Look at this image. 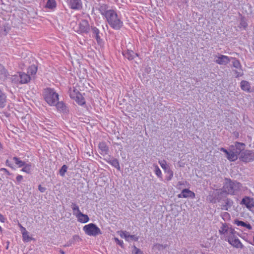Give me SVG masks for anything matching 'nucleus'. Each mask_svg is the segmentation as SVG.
<instances>
[{
	"mask_svg": "<svg viewBox=\"0 0 254 254\" xmlns=\"http://www.w3.org/2000/svg\"><path fill=\"white\" fill-rule=\"evenodd\" d=\"M241 187V185L239 183L227 180L223 187V190H218L217 192V195H222L225 192L230 194H235L239 191Z\"/></svg>",
	"mask_w": 254,
	"mask_h": 254,
	"instance_id": "nucleus-1",
	"label": "nucleus"
},
{
	"mask_svg": "<svg viewBox=\"0 0 254 254\" xmlns=\"http://www.w3.org/2000/svg\"><path fill=\"white\" fill-rule=\"evenodd\" d=\"M108 23L114 29L120 30L123 26V22L117 12L112 9L107 13L105 17Z\"/></svg>",
	"mask_w": 254,
	"mask_h": 254,
	"instance_id": "nucleus-2",
	"label": "nucleus"
},
{
	"mask_svg": "<svg viewBox=\"0 0 254 254\" xmlns=\"http://www.w3.org/2000/svg\"><path fill=\"white\" fill-rule=\"evenodd\" d=\"M43 96L45 101L51 106H55L56 102L59 101V95L53 88L44 89Z\"/></svg>",
	"mask_w": 254,
	"mask_h": 254,
	"instance_id": "nucleus-3",
	"label": "nucleus"
},
{
	"mask_svg": "<svg viewBox=\"0 0 254 254\" xmlns=\"http://www.w3.org/2000/svg\"><path fill=\"white\" fill-rule=\"evenodd\" d=\"M245 144L239 142H235L234 145L230 146L231 154L229 156V161H235L238 159L239 155L244 150Z\"/></svg>",
	"mask_w": 254,
	"mask_h": 254,
	"instance_id": "nucleus-4",
	"label": "nucleus"
},
{
	"mask_svg": "<svg viewBox=\"0 0 254 254\" xmlns=\"http://www.w3.org/2000/svg\"><path fill=\"white\" fill-rule=\"evenodd\" d=\"M83 230L86 235L90 236H96L102 234V232L99 228L94 223H90L85 225Z\"/></svg>",
	"mask_w": 254,
	"mask_h": 254,
	"instance_id": "nucleus-5",
	"label": "nucleus"
},
{
	"mask_svg": "<svg viewBox=\"0 0 254 254\" xmlns=\"http://www.w3.org/2000/svg\"><path fill=\"white\" fill-rule=\"evenodd\" d=\"M239 158L245 162L253 161L254 160V152L252 150H245L241 152Z\"/></svg>",
	"mask_w": 254,
	"mask_h": 254,
	"instance_id": "nucleus-6",
	"label": "nucleus"
},
{
	"mask_svg": "<svg viewBox=\"0 0 254 254\" xmlns=\"http://www.w3.org/2000/svg\"><path fill=\"white\" fill-rule=\"evenodd\" d=\"M214 59L215 63L217 64L226 65L230 63L231 59H233V58L218 54V55L214 56Z\"/></svg>",
	"mask_w": 254,
	"mask_h": 254,
	"instance_id": "nucleus-7",
	"label": "nucleus"
},
{
	"mask_svg": "<svg viewBox=\"0 0 254 254\" xmlns=\"http://www.w3.org/2000/svg\"><path fill=\"white\" fill-rule=\"evenodd\" d=\"M69 7L74 10H80L82 8V3L81 0H67Z\"/></svg>",
	"mask_w": 254,
	"mask_h": 254,
	"instance_id": "nucleus-8",
	"label": "nucleus"
},
{
	"mask_svg": "<svg viewBox=\"0 0 254 254\" xmlns=\"http://www.w3.org/2000/svg\"><path fill=\"white\" fill-rule=\"evenodd\" d=\"M79 29L77 32L80 33H87L89 30L88 22L86 20H82L78 24Z\"/></svg>",
	"mask_w": 254,
	"mask_h": 254,
	"instance_id": "nucleus-9",
	"label": "nucleus"
},
{
	"mask_svg": "<svg viewBox=\"0 0 254 254\" xmlns=\"http://www.w3.org/2000/svg\"><path fill=\"white\" fill-rule=\"evenodd\" d=\"M179 198H191L195 197V193L188 189H184L181 193L178 195Z\"/></svg>",
	"mask_w": 254,
	"mask_h": 254,
	"instance_id": "nucleus-10",
	"label": "nucleus"
},
{
	"mask_svg": "<svg viewBox=\"0 0 254 254\" xmlns=\"http://www.w3.org/2000/svg\"><path fill=\"white\" fill-rule=\"evenodd\" d=\"M241 204H244L248 209H251L254 207V199L249 196L244 197L241 202Z\"/></svg>",
	"mask_w": 254,
	"mask_h": 254,
	"instance_id": "nucleus-11",
	"label": "nucleus"
},
{
	"mask_svg": "<svg viewBox=\"0 0 254 254\" xmlns=\"http://www.w3.org/2000/svg\"><path fill=\"white\" fill-rule=\"evenodd\" d=\"M20 84H26L30 81L32 77L24 72H19Z\"/></svg>",
	"mask_w": 254,
	"mask_h": 254,
	"instance_id": "nucleus-12",
	"label": "nucleus"
},
{
	"mask_svg": "<svg viewBox=\"0 0 254 254\" xmlns=\"http://www.w3.org/2000/svg\"><path fill=\"white\" fill-rule=\"evenodd\" d=\"M7 97L5 93L0 89V108H3L6 104Z\"/></svg>",
	"mask_w": 254,
	"mask_h": 254,
	"instance_id": "nucleus-13",
	"label": "nucleus"
},
{
	"mask_svg": "<svg viewBox=\"0 0 254 254\" xmlns=\"http://www.w3.org/2000/svg\"><path fill=\"white\" fill-rule=\"evenodd\" d=\"M228 243L234 247L238 249H243L244 247L243 245L242 244L240 240L237 237L234 238L231 240H229V241H228Z\"/></svg>",
	"mask_w": 254,
	"mask_h": 254,
	"instance_id": "nucleus-14",
	"label": "nucleus"
},
{
	"mask_svg": "<svg viewBox=\"0 0 254 254\" xmlns=\"http://www.w3.org/2000/svg\"><path fill=\"white\" fill-rule=\"evenodd\" d=\"M224 203L221 205V209L224 210H228L232 206L233 201L230 198L224 200Z\"/></svg>",
	"mask_w": 254,
	"mask_h": 254,
	"instance_id": "nucleus-15",
	"label": "nucleus"
},
{
	"mask_svg": "<svg viewBox=\"0 0 254 254\" xmlns=\"http://www.w3.org/2000/svg\"><path fill=\"white\" fill-rule=\"evenodd\" d=\"M123 54L124 56L128 60L131 61L133 60L135 56H137L138 55L135 53L132 50H127V51H125L123 52Z\"/></svg>",
	"mask_w": 254,
	"mask_h": 254,
	"instance_id": "nucleus-16",
	"label": "nucleus"
},
{
	"mask_svg": "<svg viewBox=\"0 0 254 254\" xmlns=\"http://www.w3.org/2000/svg\"><path fill=\"white\" fill-rule=\"evenodd\" d=\"M55 106H56L58 110L61 112L66 113L68 112V109L65 104L63 102L58 101L56 102V104Z\"/></svg>",
	"mask_w": 254,
	"mask_h": 254,
	"instance_id": "nucleus-17",
	"label": "nucleus"
},
{
	"mask_svg": "<svg viewBox=\"0 0 254 254\" xmlns=\"http://www.w3.org/2000/svg\"><path fill=\"white\" fill-rule=\"evenodd\" d=\"M91 28L92 32V36L95 38L97 42L99 43L101 41V39L100 38V36H99V30L96 27L94 26H92Z\"/></svg>",
	"mask_w": 254,
	"mask_h": 254,
	"instance_id": "nucleus-18",
	"label": "nucleus"
},
{
	"mask_svg": "<svg viewBox=\"0 0 254 254\" xmlns=\"http://www.w3.org/2000/svg\"><path fill=\"white\" fill-rule=\"evenodd\" d=\"M78 221L81 223H85L89 221V218L87 215L83 214L82 212L76 214Z\"/></svg>",
	"mask_w": 254,
	"mask_h": 254,
	"instance_id": "nucleus-19",
	"label": "nucleus"
},
{
	"mask_svg": "<svg viewBox=\"0 0 254 254\" xmlns=\"http://www.w3.org/2000/svg\"><path fill=\"white\" fill-rule=\"evenodd\" d=\"M99 148L101 151V154H107L109 151V148L105 142H100L98 145Z\"/></svg>",
	"mask_w": 254,
	"mask_h": 254,
	"instance_id": "nucleus-20",
	"label": "nucleus"
},
{
	"mask_svg": "<svg viewBox=\"0 0 254 254\" xmlns=\"http://www.w3.org/2000/svg\"><path fill=\"white\" fill-rule=\"evenodd\" d=\"M108 7L106 4H102L100 5V7L99 8V10L100 11L101 14L105 16V17L107 16V13L109 11H111L112 9H108Z\"/></svg>",
	"mask_w": 254,
	"mask_h": 254,
	"instance_id": "nucleus-21",
	"label": "nucleus"
},
{
	"mask_svg": "<svg viewBox=\"0 0 254 254\" xmlns=\"http://www.w3.org/2000/svg\"><path fill=\"white\" fill-rule=\"evenodd\" d=\"M107 162L115 168H117L119 171H120L121 168L120 166L119 162L117 159L110 158L108 160H107Z\"/></svg>",
	"mask_w": 254,
	"mask_h": 254,
	"instance_id": "nucleus-22",
	"label": "nucleus"
},
{
	"mask_svg": "<svg viewBox=\"0 0 254 254\" xmlns=\"http://www.w3.org/2000/svg\"><path fill=\"white\" fill-rule=\"evenodd\" d=\"M37 71V67L35 64L30 65L27 69V73L32 78Z\"/></svg>",
	"mask_w": 254,
	"mask_h": 254,
	"instance_id": "nucleus-23",
	"label": "nucleus"
},
{
	"mask_svg": "<svg viewBox=\"0 0 254 254\" xmlns=\"http://www.w3.org/2000/svg\"><path fill=\"white\" fill-rule=\"evenodd\" d=\"M235 224L238 226L246 227L248 230L252 229V227L249 223H247L242 221L236 220L235 221Z\"/></svg>",
	"mask_w": 254,
	"mask_h": 254,
	"instance_id": "nucleus-24",
	"label": "nucleus"
},
{
	"mask_svg": "<svg viewBox=\"0 0 254 254\" xmlns=\"http://www.w3.org/2000/svg\"><path fill=\"white\" fill-rule=\"evenodd\" d=\"M241 89L245 91L249 92L251 88L250 83L246 80H242L241 82Z\"/></svg>",
	"mask_w": 254,
	"mask_h": 254,
	"instance_id": "nucleus-25",
	"label": "nucleus"
},
{
	"mask_svg": "<svg viewBox=\"0 0 254 254\" xmlns=\"http://www.w3.org/2000/svg\"><path fill=\"white\" fill-rule=\"evenodd\" d=\"M231 228L226 223H223L220 227L219 232L221 234L226 235Z\"/></svg>",
	"mask_w": 254,
	"mask_h": 254,
	"instance_id": "nucleus-26",
	"label": "nucleus"
},
{
	"mask_svg": "<svg viewBox=\"0 0 254 254\" xmlns=\"http://www.w3.org/2000/svg\"><path fill=\"white\" fill-rule=\"evenodd\" d=\"M236 231L234 229L232 228H231L229 231V232L227 233V234L226 235L227 236V241L228 242L229 241V240H231L232 239H233L234 238H236L237 237L235 235Z\"/></svg>",
	"mask_w": 254,
	"mask_h": 254,
	"instance_id": "nucleus-27",
	"label": "nucleus"
},
{
	"mask_svg": "<svg viewBox=\"0 0 254 254\" xmlns=\"http://www.w3.org/2000/svg\"><path fill=\"white\" fill-rule=\"evenodd\" d=\"M74 100L80 105H83L85 103L84 97L80 94H77V96L75 97Z\"/></svg>",
	"mask_w": 254,
	"mask_h": 254,
	"instance_id": "nucleus-28",
	"label": "nucleus"
},
{
	"mask_svg": "<svg viewBox=\"0 0 254 254\" xmlns=\"http://www.w3.org/2000/svg\"><path fill=\"white\" fill-rule=\"evenodd\" d=\"M22 167L23 168L21 169V171L25 172L27 174L30 173L32 169V165L31 163L24 164Z\"/></svg>",
	"mask_w": 254,
	"mask_h": 254,
	"instance_id": "nucleus-29",
	"label": "nucleus"
},
{
	"mask_svg": "<svg viewBox=\"0 0 254 254\" xmlns=\"http://www.w3.org/2000/svg\"><path fill=\"white\" fill-rule=\"evenodd\" d=\"M168 247V245L167 244L162 245L159 244H156L153 246V249L157 250L159 251H162L166 248Z\"/></svg>",
	"mask_w": 254,
	"mask_h": 254,
	"instance_id": "nucleus-30",
	"label": "nucleus"
},
{
	"mask_svg": "<svg viewBox=\"0 0 254 254\" xmlns=\"http://www.w3.org/2000/svg\"><path fill=\"white\" fill-rule=\"evenodd\" d=\"M159 163L165 172H167L168 169H170L169 165L167 164V162L165 160H163L159 161Z\"/></svg>",
	"mask_w": 254,
	"mask_h": 254,
	"instance_id": "nucleus-31",
	"label": "nucleus"
},
{
	"mask_svg": "<svg viewBox=\"0 0 254 254\" xmlns=\"http://www.w3.org/2000/svg\"><path fill=\"white\" fill-rule=\"evenodd\" d=\"M13 160L14 161L15 164L19 168L22 167L25 163L24 161L21 160L19 158L17 157H14Z\"/></svg>",
	"mask_w": 254,
	"mask_h": 254,
	"instance_id": "nucleus-32",
	"label": "nucleus"
},
{
	"mask_svg": "<svg viewBox=\"0 0 254 254\" xmlns=\"http://www.w3.org/2000/svg\"><path fill=\"white\" fill-rule=\"evenodd\" d=\"M71 208H72L73 214L76 215L79 214V213H81L79 210L78 206L74 203H72L71 204Z\"/></svg>",
	"mask_w": 254,
	"mask_h": 254,
	"instance_id": "nucleus-33",
	"label": "nucleus"
},
{
	"mask_svg": "<svg viewBox=\"0 0 254 254\" xmlns=\"http://www.w3.org/2000/svg\"><path fill=\"white\" fill-rule=\"evenodd\" d=\"M129 232L125 231H121L120 233V235L122 238H124L127 242H130L129 240Z\"/></svg>",
	"mask_w": 254,
	"mask_h": 254,
	"instance_id": "nucleus-34",
	"label": "nucleus"
},
{
	"mask_svg": "<svg viewBox=\"0 0 254 254\" xmlns=\"http://www.w3.org/2000/svg\"><path fill=\"white\" fill-rule=\"evenodd\" d=\"M23 240L24 242H28L32 240V238L28 235V232L27 231L22 232Z\"/></svg>",
	"mask_w": 254,
	"mask_h": 254,
	"instance_id": "nucleus-35",
	"label": "nucleus"
},
{
	"mask_svg": "<svg viewBox=\"0 0 254 254\" xmlns=\"http://www.w3.org/2000/svg\"><path fill=\"white\" fill-rule=\"evenodd\" d=\"M56 6V2L55 0H48L46 3V7L48 8L52 9Z\"/></svg>",
	"mask_w": 254,
	"mask_h": 254,
	"instance_id": "nucleus-36",
	"label": "nucleus"
},
{
	"mask_svg": "<svg viewBox=\"0 0 254 254\" xmlns=\"http://www.w3.org/2000/svg\"><path fill=\"white\" fill-rule=\"evenodd\" d=\"M20 75L19 72L17 74H15L12 76L11 77V81L13 83L15 84H20Z\"/></svg>",
	"mask_w": 254,
	"mask_h": 254,
	"instance_id": "nucleus-37",
	"label": "nucleus"
},
{
	"mask_svg": "<svg viewBox=\"0 0 254 254\" xmlns=\"http://www.w3.org/2000/svg\"><path fill=\"white\" fill-rule=\"evenodd\" d=\"M233 65L234 67L237 69H241L242 68V65L239 62V60H237L236 58H233Z\"/></svg>",
	"mask_w": 254,
	"mask_h": 254,
	"instance_id": "nucleus-38",
	"label": "nucleus"
},
{
	"mask_svg": "<svg viewBox=\"0 0 254 254\" xmlns=\"http://www.w3.org/2000/svg\"><path fill=\"white\" fill-rule=\"evenodd\" d=\"M77 94H80V93L75 89H73L72 90H70L69 95L71 98L74 100L76 96H77Z\"/></svg>",
	"mask_w": 254,
	"mask_h": 254,
	"instance_id": "nucleus-39",
	"label": "nucleus"
},
{
	"mask_svg": "<svg viewBox=\"0 0 254 254\" xmlns=\"http://www.w3.org/2000/svg\"><path fill=\"white\" fill-rule=\"evenodd\" d=\"M154 167L155 168V174L157 175V176L160 178V179H162V172H161V171L160 170V169H159V168L158 167V166L157 165H154Z\"/></svg>",
	"mask_w": 254,
	"mask_h": 254,
	"instance_id": "nucleus-40",
	"label": "nucleus"
},
{
	"mask_svg": "<svg viewBox=\"0 0 254 254\" xmlns=\"http://www.w3.org/2000/svg\"><path fill=\"white\" fill-rule=\"evenodd\" d=\"M67 170V166L65 165H64L59 171L60 175L62 177L64 176L65 173L66 172Z\"/></svg>",
	"mask_w": 254,
	"mask_h": 254,
	"instance_id": "nucleus-41",
	"label": "nucleus"
},
{
	"mask_svg": "<svg viewBox=\"0 0 254 254\" xmlns=\"http://www.w3.org/2000/svg\"><path fill=\"white\" fill-rule=\"evenodd\" d=\"M131 254H143V252L141 251L139 249L137 248L136 246H133L132 247Z\"/></svg>",
	"mask_w": 254,
	"mask_h": 254,
	"instance_id": "nucleus-42",
	"label": "nucleus"
},
{
	"mask_svg": "<svg viewBox=\"0 0 254 254\" xmlns=\"http://www.w3.org/2000/svg\"><path fill=\"white\" fill-rule=\"evenodd\" d=\"M220 150L221 151H222L223 152H224L226 155V157H227V158L229 160V156L230 155V154H231V151H230V147H229V150H227V149H225L224 148H220Z\"/></svg>",
	"mask_w": 254,
	"mask_h": 254,
	"instance_id": "nucleus-43",
	"label": "nucleus"
},
{
	"mask_svg": "<svg viewBox=\"0 0 254 254\" xmlns=\"http://www.w3.org/2000/svg\"><path fill=\"white\" fill-rule=\"evenodd\" d=\"M234 72L236 74V77L242 76L244 74L242 68L238 69V70H234Z\"/></svg>",
	"mask_w": 254,
	"mask_h": 254,
	"instance_id": "nucleus-44",
	"label": "nucleus"
},
{
	"mask_svg": "<svg viewBox=\"0 0 254 254\" xmlns=\"http://www.w3.org/2000/svg\"><path fill=\"white\" fill-rule=\"evenodd\" d=\"M166 173H167L168 174H169V176L167 177L166 179L167 181H170L171 180H172L173 177V172L171 169H168Z\"/></svg>",
	"mask_w": 254,
	"mask_h": 254,
	"instance_id": "nucleus-45",
	"label": "nucleus"
},
{
	"mask_svg": "<svg viewBox=\"0 0 254 254\" xmlns=\"http://www.w3.org/2000/svg\"><path fill=\"white\" fill-rule=\"evenodd\" d=\"M221 215L224 220H228L230 217L229 213L227 212L222 213Z\"/></svg>",
	"mask_w": 254,
	"mask_h": 254,
	"instance_id": "nucleus-46",
	"label": "nucleus"
},
{
	"mask_svg": "<svg viewBox=\"0 0 254 254\" xmlns=\"http://www.w3.org/2000/svg\"><path fill=\"white\" fill-rule=\"evenodd\" d=\"M240 25L241 27L245 28L247 26V23L246 21L245 20L244 18H242L240 21Z\"/></svg>",
	"mask_w": 254,
	"mask_h": 254,
	"instance_id": "nucleus-47",
	"label": "nucleus"
},
{
	"mask_svg": "<svg viewBox=\"0 0 254 254\" xmlns=\"http://www.w3.org/2000/svg\"><path fill=\"white\" fill-rule=\"evenodd\" d=\"M72 239H73V241L75 242V243H76V242H78L81 240V239L77 235H74V236H73Z\"/></svg>",
	"mask_w": 254,
	"mask_h": 254,
	"instance_id": "nucleus-48",
	"label": "nucleus"
},
{
	"mask_svg": "<svg viewBox=\"0 0 254 254\" xmlns=\"http://www.w3.org/2000/svg\"><path fill=\"white\" fill-rule=\"evenodd\" d=\"M75 242L73 241V239L71 238L70 239L67 243L64 245V247H70L73 244H75Z\"/></svg>",
	"mask_w": 254,
	"mask_h": 254,
	"instance_id": "nucleus-49",
	"label": "nucleus"
},
{
	"mask_svg": "<svg viewBox=\"0 0 254 254\" xmlns=\"http://www.w3.org/2000/svg\"><path fill=\"white\" fill-rule=\"evenodd\" d=\"M129 240L130 242L131 241H137L138 240V237L136 236L135 235H129Z\"/></svg>",
	"mask_w": 254,
	"mask_h": 254,
	"instance_id": "nucleus-50",
	"label": "nucleus"
},
{
	"mask_svg": "<svg viewBox=\"0 0 254 254\" xmlns=\"http://www.w3.org/2000/svg\"><path fill=\"white\" fill-rule=\"evenodd\" d=\"M115 240L116 242L118 245H119L120 246H121L122 247H123L124 243H123V241L120 240H119V239H118V238H115Z\"/></svg>",
	"mask_w": 254,
	"mask_h": 254,
	"instance_id": "nucleus-51",
	"label": "nucleus"
},
{
	"mask_svg": "<svg viewBox=\"0 0 254 254\" xmlns=\"http://www.w3.org/2000/svg\"><path fill=\"white\" fill-rule=\"evenodd\" d=\"M38 190L41 192H44L46 190V189L40 185L38 186Z\"/></svg>",
	"mask_w": 254,
	"mask_h": 254,
	"instance_id": "nucleus-52",
	"label": "nucleus"
},
{
	"mask_svg": "<svg viewBox=\"0 0 254 254\" xmlns=\"http://www.w3.org/2000/svg\"><path fill=\"white\" fill-rule=\"evenodd\" d=\"M16 181L19 183L23 180V176L20 175H18L16 178Z\"/></svg>",
	"mask_w": 254,
	"mask_h": 254,
	"instance_id": "nucleus-53",
	"label": "nucleus"
},
{
	"mask_svg": "<svg viewBox=\"0 0 254 254\" xmlns=\"http://www.w3.org/2000/svg\"><path fill=\"white\" fill-rule=\"evenodd\" d=\"M0 171L4 172L6 173V174H7L8 175L9 174V171L5 168H1Z\"/></svg>",
	"mask_w": 254,
	"mask_h": 254,
	"instance_id": "nucleus-54",
	"label": "nucleus"
},
{
	"mask_svg": "<svg viewBox=\"0 0 254 254\" xmlns=\"http://www.w3.org/2000/svg\"><path fill=\"white\" fill-rule=\"evenodd\" d=\"M5 163L7 166L12 168V166H11V164L9 163L8 160H6Z\"/></svg>",
	"mask_w": 254,
	"mask_h": 254,
	"instance_id": "nucleus-55",
	"label": "nucleus"
},
{
	"mask_svg": "<svg viewBox=\"0 0 254 254\" xmlns=\"http://www.w3.org/2000/svg\"><path fill=\"white\" fill-rule=\"evenodd\" d=\"M20 228H21V231L22 232H25V231H27L25 229V228H24L23 226H22L21 225H20Z\"/></svg>",
	"mask_w": 254,
	"mask_h": 254,
	"instance_id": "nucleus-56",
	"label": "nucleus"
},
{
	"mask_svg": "<svg viewBox=\"0 0 254 254\" xmlns=\"http://www.w3.org/2000/svg\"><path fill=\"white\" fill-rule=\"evenodd\" d=\"M20 228H21V231L22 232H25V231H27L25 229V228H24L23 226H22L21 225H20Z\"/></svg>",
	"mask_w": 254,
	"mask_h": 254,
	"instance_id": "nucleus-57",
	"label": "nucleus"
},
{
	"mask_svg": "<svg viewBox=\"0 0 254 254\" xmlns=\"http://www.w3.org/2000/svg\"><path fill=\"white\" fill-rule=\"evenodd\" d=\"M20 228H21V231L22 232H25V231H27L25 229V228H24L23 226H22L21 225H20Z\"/></svg>",
	"mask_w": 254,
	"mask_h": 254,
	"instance_id": "nucleus-58",
	"label": "nucleus"
},
{
	"mask_svg": "<svg viewBox=\"0 0 254 254\" xmlns=\"http://www.w3.org/2000/svg\"><path fill=\"white\" fill-rule=\"evenodd\" d=\"M3 219H4L3 216H2V215L0 214V221H1V222H3Z\"/></svg>",
	"mask_w": 254,
	"mask_h": 254,
	"instance_id": "nucleus-59",
	"label": "nucleus"
},
{
	"mask_svg": "<svg viewBox=\"0 0 254 254\" xmlns=\"http://www.w3.org/2000/svg\"><path fill=\"white\" fill-rule=\"evenodd\" d=\"M60 252L61 254H65V253L62 250H60Z\"/></svg>",
	"mask_w": 254,
	"mask_h": 254,
	"instance_id": "nucleus-60",
	"label": "nucleus"
},
{
	"mask_svg": "<svg viewBox=\"0 0 254 254\" xmlns=\"http://www.w3.org/2000/svg\"><path fill=\"white\" fill-rule=\"evenodd\" d=\"M2 148V145L1 143L0 142V149H1Z\"/></svg>",
	"mask_w": 254,
	"mask_h": 254,
	"instance_id": "nucleus-61",
	"label": "nucleus"
},
{
	"mask_svg": "<svg viewBox=\"0 0 254 254\" xmlns=\"http://www.w3.org/2000/svg\"><path fill=\"white\" fill-rule=\"evenodd\" d=\"M8 246L7 245V246H6V249H8Z\"/></svg>",
	"mask_w": 254,
	"mask_h": 254,
	"instance_id": "nucleus-62",
	"label": "nucleus"
}]
</instances>
